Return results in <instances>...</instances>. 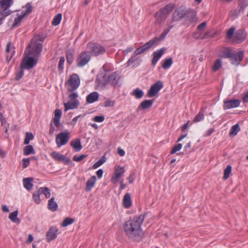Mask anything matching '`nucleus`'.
Wrapping results in <instances>:
<instances>
[{"label":"nucleus","instance_id":"nucleus-16","mask_svg":"<svg viewBox=\"0 0 248 248\" xmlns=\"http://www.w3.org/2000/svg\"><path fill=\"white\" fill-rule=\"evenodd\" d=\"M223 103V108L226 110L238 107L240 105V101L237 99H231L225 100Z\"/></svg>","mask_w":248,"mask_h":248},{"label":"nucleus","instance_id":"nucleus-18","mask_svg":"<svg viewBox=\"0 0 248 248\" xmlns=\"http://www.w3.org/2000/svg\"><path fill=\"white\" fill-rule=\"evenodd\" d=\"M247 38V33L242 30L237 31L234 36V41L237 43L244 41Z\"/></svg>","mask_w":248,"mask_h":248},{"label":"nucleus","instance_id":"nucleus-51","mask_svg":"<svg viewBox=\"0 0 248 248\" xmlns=\"http://www.w3.org/2000/svg\"><path fill=\"white\" fill-rule=\"evenodd\" d=\"M182 145L181 143H179L175 146H174L171 151L170 154H173L176 153L177 151L180 150L182 148Z\"/></svg>","mask_w":248,"mask_h":248},{"label":"nucleus","instance_id":"nucleus-35","mask_svg":"<svg viewBox=\"0 0 248 248\" xmlns=\"http://www.w3.org/2000/svg\"><path fill=\"white\" fill-rule=\"evenodd\" d=\"M41 190H40L39 188L37 191H35L33 193L32 195L33 200L34 202L37 204H39L41 202L40 199V195L41 194Z\"/></svg>","mask_w":248,"mask_h":248},{"label":"nucleus","instance_id":"nucleus-4","mask_svg":"<svg viewBox=\"0 0 248 248\" xmlns=\"http://www.w3.org/2000/svg\"><path fill=\"white\" fill-rule=\"evenodd\" d=\"M26 10V11L23 12V13L19 16L18 17L15 18L14 22L13 24L12 27L15 28L20 25L21 23L22 19L26 16L29 15L32 11V7L31 3L28 2L23 7Z\"/></svg>","mask_w":248,"mask_h":248},{"label":"nucleus","instance_id":"nucleus-2","mask_svg":"<svg viewBox=\"0 0 248 248\" xmlns=\"http://www.w3.org/2000/svg\"><path fill=\"white\" fill-rule=\"evenodd\" d=\"M174 8V5L169 4L161 8L155 15V24L160 25L164 22Z\"/></svg>","mask_w":248,"mask_h":248},{"label":"nucleus","instance_id":"nucleus-37","mask_svg":"<svg viewBox=\"0 0 248 248\" xmlns=\"http://www.w3.org/2000/svg\"><path fill=\"white\" fill-rule=\"evenodd\" d=\"M240 128L238 124H236L233 125L230 131L229 135L230 136H235L239 131Z\"/></svg>","mask_w":248,"mask_h":248},{"label":"nucleus","instance_id":"nucleus-47","mask_svg":"<svg viewBox=\"0 0 248 248\" xmlns=\"http://www.w3.org/2000/svg\"><path fill=\"white\" fill-rule=\"evenodd\" d=\"M231 170H232L231 166L228 165L227 166L226 168L225 169L224 171L223 178L224 179L226 180L229 177L230 174L231 172Z\"/></svg>","mask_w":248,"mask_h":248},{"label":"nucleus","instance_id":"nucleus-64","mask_svg":"<svg viewBox=\"0 0 248 248\" xmlns=\"http://www.w3.org/2000/svg\"><path fill=\"white\" fill-rule=\"evenodd\" d=\"M134 179H135V174L131 173L128 178L129 183V184L133 183Z\"/></svg>","mask_w":248,"mask_h":248},{"label":"nucleus","instance_id":"nucleus-39","mask_svg":"<svg viewBox=\"0 0 248 248\" xmlns=\"http://www.w3.org/2000/svg\"><path fill=\"white\" fill-rule=\"evenodd\" d=\"M143 92L141 90L138 88L135 90L131 94L135 96L137 98H141L143 95Z\"/></svg>","mask_w":248,"mask_h":248},{"label":"nucleus","instance_id":"nucleus-57","mask_svg":"<svg viewBox=\"0 0 248 248\" xmlns=\"http://www.w3.org/2000/svg\"><path fill=\"white\" fill-rule=\"evenodd\" d=\"M235 28L234 27H231L227 32V36L228 38H231L234 33Z\"/></svg>","mask_w":248,"mask_h":248},{"label":"nucleus","instance_id":"nucleus-24","mask_svg":"<svg viewBox=\"0 0 248 248\" xmlns=\"http://www.w3.org/2000/svg\"><path fill=\"white\" fill-rule=\"evenodd\" d=\"M99 98V94L96 92H93L90 93L86 97V102L88 103H93L97 101Z\"/></svg>","mask_w":248,"mask_h":248},{"label":"nucleus","instance_id":"nucleus-63","mask_svg":"<svg viewBox=\"0 0 248 248\" xmlns=\"http://www.w3.org/2000/svg\"><path fill=\"white\" fill-rule=\"evenodd\" d=\"M114 104V101H112L111 100H107L105 102V107H112Z\"/></svg>","mask_w":248,"mask_h":248},{"label":"nucleus","instance_id":"nucleus-46","mask_svg":"<svg viewBox=\"0 0 248 248\" xmlns=\"http://www.w3.org/2000/svg\"><path fill=\"white\" fill-rule=\"evenodd\" d=\"M106 161L105 156H103L98 161L95 162L93 166V168L95 169L102 165Z\"/></svg>","mask_w":248,"mask_h":248},{"label":"nucleus","instance_id":"nucleus-12","mask_svg":"<svg viewBox=\"0 0 248 248\" xmlns=\"http://www.w3.org/2000/svg\"><path fill=\"white\" fill-rule=\"evenodd\" d=\"M163 87V82L160 80L157 81L151 87L147 93L148 96L150 97L155 96Z\"/></svg>","mask_w":248,"mask_h":248},{"label":"nucleus","instance_id":"nucleus-62","mask_svg":"<svg viewBox=\"0 0 248 248\" xmlns=\"http://www.w3.org/2000/svg\"><path fill=\"white\" fill-rule=\"evenodd\" d=\"M206 25L207 24L206 22H203L199 25H198L197 27V29L199 31H202L205 28Z\"/></svg>","mask_w":248,"mask_h":248},{"label":"nucleus","instance_id":"nucleus-50","mask_svg":"<svg viewBox=\"0 0 248 248\" xmlns=\"http://www.w3.org/2000/svg\"><path fill=\"white\" fill-rule=\"evenodd\" d=\"M164 51V48H161L159 50H157V51H155L153 53L154 56L157 58L158 59H159V58L162 56V55L163 54Z\"/></svg>","mask_w":248,"mask_h":248},{"label":"nucleus","instance_id":"nucleus-17","mask_svg":"<svg viewBox=\"0 0 248 248\" xmlns=\"http://www.w3.org/2000/svg\"><path fill=\"white\" fill-rule=\"evenodd\" d=\"M243 58L244 53L243 51H240L237 53H234L231 59L232 61V63L235 66H237L242 61Z\"/></svg>","mask_w":248,"mask_h":248},{"label":"nucleus","instance_id":"nucleus-33","mask_svg":"<svg viewBox=\"0 0 248 248\" xmlns=\"http://www.w3.org/2000/svg\"><path fill=\"white\" fill-rule=\"evenodd\" d=\"M204 110L203 108H202L198 114L194 117L193 122L197 123L203 120L204 118Z\"/></svg>","mask_w":248,"mask_h":248},{"label":"nucleus","instance_id":"nucleus-36","mask_svg":"<svg viewBox=\"0 0 248 248\" xmlns=\"http://www.w3.org/2000/svg\"><path fill=\"white\" fill-rule=\"evenodd\" d=\"M173 61H172V58L171 57H170L168 59H166L162 64V67L164 69H167L169 68L172 64Z\"/></svg>","mask_w":248,"mask_h":248},{"label":"nucleus","instance_id":"nucleus-28","mask_svg":"<svg viewBox=\"0 0 248 248\" xmlns=\"http://www.w3.org/2000/svg\"><path fill=\"white\" fill-rule=\"evenodd\" d=\"M32 178H26L23 180V185L26 189L28 190H30L32 189L33 184L32 182L33 181Z\"/></svg>","mask_w":248,"mask_h":248},{"label":"nucleus","instance_id":"nucleus-9","mask_svg":"<svg viewBox=\"0 0 248 248\" xmlns=\"http://www.w3.org/2000/svg\"><path fill=\"white\" fill-rule=\"evenodd\" d=\"M157 42V37H155L153 39L150 40L147 43H145L141 47L137 48L134 51V54L135 55H138L141 54V53L144 52L149 48H150L152 46H153L155 43Z\"/></svg>","mask_w":248,"mask_h":248},{"label":"nucleus","instance_id":"nucleus-26","mask_svg":"<svg viewBox=\"0 0 248 248\" xmlns=\"http://www.w3.org/2000/svg\"><path fill=\"white\" fill-rule=\"evenodd\" d=\"M96 179L95 176H92L87 182L85 190L89 191L94 186Z\"/></svg>","mask_w":248,"mask_h":248},{"label":"nucleus","instance_id":"nucleus-60","mask_svg":"<svg viewBox=\"0 0 248 248\" xmlns=\"http://www.w3.org/2000/svg\"><path fill=\"white\" fill-rule=\"evenodd\" d=\"M93 120L96 122H102L105 120V117L103 116H96Z\"/></svg>","mask_w":248,"mask_h":248},{"label":"nucleus","instance_id":"nucleus-8","mask_svg":"<svg viewBox=\"0 0 248 248\" xmlns=\"http://www.w3.org/2000/svg\"><path fill=\"white\" fill-rule=\"evenodd\" d=\"M70 139L69 132H61L58 134L56 137V143L58 147H60L65 145Z\"/></svg>","mask_w":248,"mask_h":248},{"label":"nucleus","instance_id":"nucleus-7","mask_svg":"<svg viewBox=\"0 0 248 248\" xmlns=\"http://www.w3.org/2000/svg\"><path fill=\"white\" fill-rule=\"evenodd\" d=\"M187 9L185 6L181 5L177 8L172 14V20L178 21L185 18Z\"/></svg>","mask_w":248,"mask_h":248},{"label":"nucleus","instance_id":"nucleus-44","mask_svg":"<svg viewBox=\"0 0 248 248\" xmlns=\"http://www.w3.org/2000/svg\"><path fill=\"white\" fill-rule=\"evenodd\" d=\"M34 138L33 135L30 132H27L26 133V137L24 139V144H28L31 140H32Z\"/></svg>","mask_w":248,"mask_h":248},{"label":"nucleus","instance_id":"nucleus-30","mask_svg":"<svg viewBox=\"0 0 248 248\" xmlns=\"http://www.w3.org/2000/svg\"><path fill=\"white\" fill-rule=\"evenodd\" d=\"M18 214V210H16L13 212L11 213L9 216V218L14 223L19 224L20 223V219L17 217Z\"/></svg>","mask_w":248,"mask_h":248},{"label":"nucleus","instance_id":"nucleus-54","mask_svg":"<svg viewBox=\"0 0 248 248\" xmlns=\"http://www.w3.org/2000/svg\"><path fill=\"white\" fill-rule=\"evenodd\" d=\"M12 13V12L9 10L7 11H1L0 10V18H4V17L10 15Z\"/></svg>","mask_w":248,"mask_h":248},{"label":"nucleus","instance_id":"nucleus-29","mask_svg":"<svg viewBox=\"0 0 248 248\" xmlns=\"http://www.w3.org/2000/svg\"><path fill=\"white\" fill-rule=\"evenodd\" d=\"M64 109L65 111H67L68 109H72L78 108V101H75L74 102L69 101L66 103H64Z\"/></svg>","mask_w":248,"mask_h":248},{"label":"nucleus","instance_id":"nucleus-43","mask_svg":"<svg viewBox=\"0 0 248 248\" xmlns=\"http://www.w3.org/2000/svg\"><path fill=\"white\" fill-rule=\"evenodd\" d=\"M222 65V61L220 59H218L216 61L213 66V70L214 72L217 71Z\"/></svg>","mask_w":248,"mask_h":248},{"label":"nucleus","instance_id":"nucleus-34","mask_svg":"<svg viewBox=\"0 0 248 248\" xmlns=\"http://www.w3.org/2000/svg\"><path fill=\"white\" fill-rule=\"evenodd\" d=\"M23 153L24 155H28L31 154H34L35 151L32 145H29L24 147Z\"/></svg>","mask_w":248,"mask_h":248},{"label":"nucleus","instance_id":"nucleus-53","mask_svg":"<svg viewBox=\"0 0 248 248\" xmlns=\"http://www.w3.org/2000/svg\"><path fill=\"white\" fill-rule=\"evenodd\" d=\"M65 62V58L64 57H61L59 62L58 68L59 70H62L63 68V64Z\"/></svg>","mask_w":248,"mask_h":248},{"label":"nucleus","instance_id":"nucleus-20","mask_svg":"<svg viewBox=\"0 0 248 248\" xmlns=\"http://www.w3.org/2000/svg\"><path fill=\"white\" fill-rule=\"evenodd\" d=\"M124 172L125 170L124 167H117L115 170V176H112L111 178V182L115 184Z\"/></svg>","mask_w":248,"mask_h":248},{"label":"nucleus","instance_id":"nucleus-48","mask_svg":"<svg viewBox=\"0 0 248 248\" xmlns=\"http://www.w3.org/2000/svg\"><path fill=\"white\" fill-rule=\"evenodd\" d=\"M248 2L247 0H241L239 1V6L240 7V10L242 11L244 10L245 8L248 6Z\"/></svg>","mask_w":248,"mask_h":248},{"label":"nucleus","instance_id":"nucleus-55","mask_svg":"<svg viewBox=\"0 0 248 248\" xmlns=\"http://www.w3.org/2000/svg\"><path fill=\"white\" fill-rule=\"evenodd\" d=\"M138 60V58L135 56H132L127 62V66L129 67L131 64L134 63Z\"/></svg>","mask_w":248,"mask_h":248},{"label":"nucleus","instance_id":"nucleus-32","mask_svg":"<svg viewBox=\"0 0 248 248\" xmlns=\"http://www.w3.org/2000/svg\"><path fill=\"white\" fill-rule=\"evenodd\" d=\"M54 198L52 197L49 200L48 202V208L52 211H56L58 207L57 203L54 201Z\"/></svg>","mask_w":248,"mask_h":248},{"label":"nucleus","instance_id":"nucleus-31","mask_svg":"<svg viewBox=\"0 0 248 248\" xmlns=\"http://www.w3.org/2000/svg\"><path fill=\"white\" fill-rule=\"evenodd\" d=\"M71 145L75 149L76 152L80 151L82 148L80 140L79 139L72 140L71 142Z\"/></svg>","mask_w":248,"mask_h":248},{"label":"nucleus","instance_id":"nucleus-11","mask_svg":"<svg viewBox=\"0 0 248 248\" xmlns=\"http://www.w3.org/2000/svg\"><path fill=\"white\" fill-rule=\"evenodd\" d=\"M88 48L92 54L95 56L103 54L105 52V48L101 45L95 43H89Z\"/></svg>","mask_w":248,"mask_h":248},{"label":"nucleus","instance_id":"nucleus-58","mask_svg":"<svg viewBox=\"0 0 248 248\" xmlns=\"http://www.w3.org/2000/svg\"><path fill=\"white\" fill-rule=\"evenodd\" d=\"M30 160H31V158H24L22 160V167L23 168H26L29 166L30 162Z\"/></svg>","mask_w":248,"mask_h":248},{"label":"nucleus","instance_id":"nucleus-21","mask_svg":"<svg viewBox=\"0 0 248 248\" xmlns=\"http://www.w3.org/2000/svg\"><path fill=\"white\" fill-rule=\"evenodd\" d=\"M185 18L190 23L196 21L198 19L195 11L192 9H187Z\"/></svg>","mask_w":248,"mask_h":248},{"label":"nucleus","instance_id":"nucleus-25","mask_svg":"<svg viewBox=\"0 0 248 248\" xmlns=\"http://www.w3.org/2000/svg\"><path fill=\"white\" fill-rule=\"evenodd\" d=\"M62 116V111L60 109H57L55 111V117L53 119V122L54 125L59 127L60 125V122Z\"/></svg>","mask_w":248,"mask_h":248},{"label":"nucleus","instance_id":"nucleus-23","mask_svg":"<svg viewBox=\"0 0 248 248\" xmlns=\"http://www.w3.org/2000/svg\"><path fill=\"white\" fill-rule=\"evenodd\" d=\"M13 3V0H0V7L2 9V11H7L8 9Z\"/></svg>","mask_w":248,"mask_h":248},{"label":"nucleus","instance_id":"nucleus-13","mask_svg":"<svg viewBox=\"0 0 248 248\" xmlns=\"http://www.w3.org/2000/svg\"><path fill=\"white\" fill-rule=\"evenodd\" d=\"M36 63L37 60L33 57H27L26 59L25 58L23 60L20 64V67L21 69H30L35 65Z\"/></svg>","mask_w":248,"mask_h":248},{"label":"nucleus","instance_id":"nucleus-41","mask_svg":"<svg viewBox=\"0 0 248 248\" xmlns=\"http://www.w3.org/2000/svg\"><path fill=\"white\" fill-rule=\"evenodd\" d=\"M40 190H41V194H44L46 198H49L51 196L50 189L47 187H40Z\"/></svg>","mask_w":248,"mask_h":248},{"label":"nucleus","instance_id":"nucleus-42","mask_svg":"<svg viewBox=\"0 0 248 248\" xmlns=\"http://www.w3.org/2000/svg\"><path fill=\"white\" fill-rule=\"evenodd\" d=\"M74 221L75 219L74 218H70L68 217H66L62 223V226L65 227L69 225L72 224Z\"/></svg>","mask_w":248,"mask_h":248},{"label":"nucleus","instance_id":"nucleus-56","mask_svg":"<svg viewBox=\"0 0 248 248\" xmlns=\"http://www.w3.org/2000/svg\"><path fill=\"white\" fill-rule=\"evenodd\" d=\"M87 156V155H82L79 156L75 155L73 159L75 161L79 162Z\"/></svg>","mask_w":248,"mask_h":248},{"label":"nucleus","instance_id":"nucleus-15","mask_svg":"<svg viewBox=\"0 0 248 248\" xmlns=\"http://www.w3.org/2000/svg\"><path fill=\"white\" fill-rule=\"evenodd\" d=\"M58 229L55 226L51 227L46 233V239L48 242L55 239L58 235Z\"/></svg>","mask_w":248,"mask_h":248},{"label":"nucleus","instance_id":"nucleus-45","mask_svg":"<svg viewBox=\"0 0 248 248\" xmlns=\"http://www.w3.org/2000/svg\"><path fill=\"white\" fill-rule=\"evenodd\" d=\"M66 59L68 63L72 64L74 61V53L71 51L66 52Z\"/></svg>","mask_w":248,"mask_h":248},{"label":"nucleus","instance_id":"nucleus-3","mask_svg":"<svg viewBox=\"0 0 248 248\" xmlns=\"http://www.w3.org/2000/svg\"><path fill=\"white\" fill-rule=\"evenodd\" d=\"M43 46L41 43L36 42L33 43L31 42V45L29 44L26 48L24 54L26 56L28 55H33L37 56L40 55L42 51Z\"/></svg>","mask_w":248,"mask_h":248},{"label":"nucleus","instance_id":"nucleus-10","mask_svg":"<svg viewBox=\"0 0 248 248\" xmlns=\"http://www.w3.org/2000/svg\"><path fill=\"white\" fill-rule=\"evenodd\" d=\"M157 42V37H155L153 39L150 40L147 43H145L141 47L137 48L134 51V54L135 55H138L141 54V53L144 52L149 48H150L152 46H153L155 43Z\"/></svg>","mask_w":248,"mask_h":248},{"label":"nucleus","instance_id":"nucleus-38","mask_svg":"<svg viewBox=\"0 0 248 248\" xmlns=\"http://www.w3.org/2000/svg\"><path fill=\"white\" fill-rule=\"evenodd\" d=\"M173 25H170V26H169L168 28L165 29L163 31V32L162 33V34L160 35L159 37H158V38L157 37V42L164 39L165 38V37L166 36V35H167V34L169 32L170 30L172 28H173Z\"/></svg>","mask_w":248,"mask_h":248},{"label":"nucleus","instance_id":"nucleus-59","mask_svg":"<svg viewBox=\"0 0 248 248\" xmlns=\"http://www.w3.org/2000/svg\"><path fill=\"white\" fill-rule=\"evenodd\" d=\"M24 75V71L23 69H21L19 72H17L15 77V79L17 80L20 79Z\"/></svg>","mask_w":248,"mask_h":248},{"label":"nucleus","instance_id":"nucleus-5","mask_svg":"<svg viewBox=\"0 0 248 248\" xmlns=\"http://www.w3.org/2000/svg\"><path fill=\"white\" fill-rule=\"evenodd\" d=\"M80 80L79 77L76 74H72L69 79L66 82V85L68 86V89L70 92L75 91L79 86Z\"/></svg>","mask_w":248,"mask_h":248},{"label":"nucleus","instance_id":"nucleus-49","mask_svg":"<svg viewBox=\"0 0 248 248\" xmlns=\"http://www.w3.org/2000/svg\"><path fill=\"white\" fill-rule=\"evenodd\" d=\"M214 36V33L211 31H206L204 34L202 36L201 39H207L210 38H212Z\"/></svg>","mask_w":248,"mask_h":248},{"label":"nucleus","instance_id":"nucleus-14","mask_svg":"<svg viewBox=\"0 0 248 248\" xmlns=\"http://www.w3.org/2000/svg\"><path fill=\"white\" fill-rule=\"evenodd\" d=\"M51 156L54 159L62 162L64 164H69L71 163L70 159L63 155L57 152H53L50 154Z\"/></svg>","mask_w":248,"mask_h":248},{"label":"nucleus","instance_id":"nucleus-1","mask_svg":"<svg viewBox=\"0 0 248 248\" xmlns=\"http://www.w3.org/2000/svg\"><path fill=\"white\" fill-rule=\"evenodd\" d=\"M144 220V215L136 216L126 221L124 225V230L126 236L132 241L140 242L144 237L141 225Z\"/></svg>","mask_w":248,"mask_h":248},{"label":"nucleus","instance_id":"nucleus-40","mask_svg":"<svg viewBox=\"0 0 248 248\" xmlns=\"http://www.w3.org/2000/svg\"><path fill=\"white\" fill-rule=\"evenodd\" d=\"M62 18V14H57L54 18V19L52 20V24L54 26H57L58 25Z\"/></svg>","mask_w":248,"mask_h":248},{"label":"nucleus","instance_id":"nucleus-52","mask_svg":"<svg viewBox=\"0 0 248 248\" xmlns=\"http://www.w3.org/2000/svg\"><path fill=\"white\" fill-rule=\"evenodd\" d=\"M233 53H234L232 52L230 49H226L223 52L224 56L225 58L230 59L232 57Z\"/></svg>","mask_w":248,"mask_h":248},{"label":"nucleus","instance_id":"nucleus-61","mask_svg":"<svg viewBox=\"0 0 248 248\" xmlns=\"http://www.w3.org/2000/svg\"><path fill=\"white\" fill-rule=\"evenodd\" d=\"M78 97V95L76 93H72L71 94H70L69 95V98L70 100V101H78L77 100H76V98H77Z\"/></svg>","mask_w":248,"mask_h":248},{"label":"nucleus","instance_id":"nucleus-19","mask_svg":"<svg viewBox=\"0 0 248 248\" xmlns=\"http://www.w3.org/2000/svg\"><path fill=\"white\" fill-rule=\"evenodd\" d=\"M120 78V77L117 72H113L108 76V83L115 86L118 84Z\"/></svg>","mask_w":248,"mask_h":248},{"label":"nucleus","instance_id":"nucleus-27","mask_svg":"<svg viewBox=\"0 0 248 248\" xmlns=\"http://www.w3.org/2000/svg\"><path fill=\"white\" fill-rule=\"evenodd\" d=\"M123 205L126 208H129L131 205V198L130 193H126L124 195L123 201Z\"/></svg>","mask_w":248,"mask_h":248},{"label":"nucleus","instance_id":"nucleus-6","mask_svg":"<svg viewBox=\"0 0 248 248\" xmlns=\"http://www.w3.org/2000/svg\"><path fill=\"white\" fill-rule=\"evenodd\" d=\"M91 54L89 51L81 52L77 60V66L83 67L87 64L91 60Z\"/></svg>","mask_w":248,"mask_h":248},{"label":"nucleus","instance_id":"nucleus-22","mask_svg":"<svg viewBox=\"0 0 248 248\" xmlns=\"http://www.w3.org/2000/svg\"><path fill=\"white\" fill-rule=\"evenodd\" d=\"M154 100H145L142 102L137 108V111L150 108L153 105Z\"/></svg>","mask_w":248,"mask_h":248}]
</instances>
